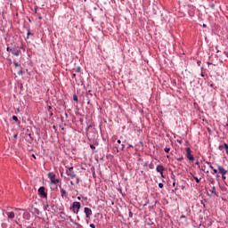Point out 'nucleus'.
<instances>
[{"label":"nucleus","mask_w":228,"mask_h":228,"mask_svg":"<svg viewBox=\"0 0 228 228\" xmlns=\"http://www.w3.org/2000/svg\"><path fill=\"white\" fill-rule=\"evenodd\" d=\"M66 175L70 179H76V184H79L81 179L76 175V171H74V167H66Z\"/></svg>","instance_id":"nucleus-1"},{"label":"nucleus","mask_w":228,"mask_h":228,"mask_svg":"<svg viewBox=\"0 0 228 228\" xmlns=\"http://www.w3.org/2000/svg\"><path fill=\"white\" fill-rule=\"evenodd\" d=\"M72 209L73 213H75V215H77V213H79V209H81V203L77 201L73 202Z\"/></svg>","instance_id":"nucleus-2"},{"label":"nucleus","mask_w":228,"mask_h":228,"mask_svg":"<svg viewBox=\"0 0 228 228\" xmlns=\"http://www.w3.org/2000/svg\"><path fill=\"white\" fill-rule=\"evenodd\" d=\"M48 177L51 180L52 184H58V183H60V179H55L56 175H54V173H49Z\"/></svg>","instance_id":"nucleus-3"},{"label":"nucleus","mask_w":228,"mask_h":228,"mask_svg":"<svg viewBox=\"0 0 228 228\" xmlns=\"http://www.w3.org/2000/svg\"><path fill=\"white\" fill-rule=\"evenodd\" d=\"M185 152H186V158H187L190 161H195V157H193V155H191V149L186 148V149H185Z\"/></svg>","instance_id":"nucleus-4"},{"label":"nucleus","mask_w":228,"mask_h":228,"mask_svg":"<svg viewBox=\"0 0 228 228\" xmlns=\"http://www.w3.org/2000/svg\"><path fill=\"white\" fill-rule=\"evenodd\" d=\"M38 193L44 199H47V193L45 192V187L42 186L38 189Z\"/></svg>","instance_id":"nucleus-5"},{"label":"nucleus","mask_w":228,"mask_h":228,"mask_svg":"<svg viewBox=\"0 0 228 228\" xmlns=\"http://www.w3.org/2000/svg\"><path fill=\"white\" fill-rule=\"evenodd\" d=\"M218 174H221V175H225L227 174V169L224 168V167L218 165L217 166Z\"/></svg>","instance_id":"nucleus-6"},{"label":"nucleus","mask_w":228,"mask_h":228,"mask_svg":"<svg viewBox=\"0 0 228 228\" xmlns=\"http://www.w3.org/2000/svg\"><path fill=\"white\" fill-rule=\"evenodd\" d=\"M5 215L7 216V218H8L9 220H13V218H15V212H13V211H8V210H6V211H5Z\"/></svg>","instance_id":"nucleus-7"},{"label":"nucleus","mask_w":228,"mask_h":228,"mask_svg":"<svg viewBox=\"0 0 228 228\" xmlns=\"http://www.w3.org/2000/svg\"><path fill=\"white\" fill-rule=\"evenodd\" d=\"M156 170L157 172H159V174H160L161 177H165L163 175V172H165V167L161 165L157 166Z\"/></svg>","instance_id":"nucleus-8"},{"label":"nucleus","mask_w":228,"mask_h":228,"mask_svg":"<svg viewBox=\"0 0 228 228\" xmlns=\"http://www.w3.org/2000/svg\"><path fill=\"white\" fill-rule=\"evenodd\" d=\"M10 52L12 53V54H13V56H20V50H19L17 48H11Z\"/></svg>","instance_id":"nucleus-9"},{"label":"nucleus","mask_w":228,"mask_h":228,"mask_svg":"<svg viewBox=\"0 0 228 228\" xmlns=\"http://www.w3.org/2000/svg\"><path fill=\"white\" fill-rule=\"evenodd\" d=\"M84 213H86V216L87 218H90L91 215H92V208H84Z\"/></svg>","instance_id":"nucleus-10"},{"label":"nucleus","mask_w":228,"mask_h":228,"mask_svg":"<svg viewBox=\"0 0 228 228\" xmlns=\"http://www.w3.org/2000/svg\"><path fill=\"white\" fill-rule=\"evenodd\" d=\"M61 195L62 199H64L65 197H67V191L64 189H61Z\"/></svg>","instance_id":"nucleus-11"},{"label":"nucleus","mask_w":228,"mask_h":228,"mask_svg":"<svg viewBox=\"0 0 228 228\" xmlns=\"http://www.w3.org/2000/svg\"><path fill=\"white\" fill-rule=\"evenodd\" d=\"M209 191L214 195H216V187L212 186L211 189H209Z\"/></svg>","instance_id":"nucleus-12"},{"label":"nucleus","mask_w":228,"mask_h":228,"mask_svg":"<svg viewBox=\"0 0 228 228\" xmlns=\"http://www.w3.org/2000/svg\"><path fill=\"white\" fill-rule=\"evenodd\" d=\"M192 175L193 179L196 181V183H200V179H199V177H197L193 175Z\"/></svg>","instance_id":"nucleus-13"},{"label":"nucleus","mask_w":228,"mask_h":228,"mask_svg":"<svg viewBox=\"0 0 228 228\" xmlns=\"http://www.w3.org/2000/svg\"><path fill=\"white\" fill-rule=\"evenodd\" d=\"M12 120L19 122V118H17V116H12Z\"/></svg>","instance_id":"nucleus-14"},{"label":"nucleus","mask_w":228,"mask_h":228,"mask_svg":"<svg viewBox=\"0 0 228 228\" xmlns=\"http://www.w3.org/2000/svg\"><path fill=\"white\" fill-rule=\"evenodd\" d=\"M73 100L76 101V102H77V95L74 94L73 95Z\"/></svg>","instance_id":"nucleus-15"},{"label":"nucleus","mask_w":228,"mask_h":228,"mask_svg":"<svg viewBox=\"0 0 228 228\" xmlns=\"http://www.w3.org/2000/svg\"><path fill=\"white\" fill-rule=\"evenodd\" d=\"M218 149H219V151H224V145H219Z\"/></svg>","instance_id":"nucleus-16"},{"label":"nucleus","mask_w":228,"mask_h":228,"mask_svg":"<svg viewBox=\"0 0 228 228\" xmlns=\"http://www.w3.org/2000/svg\"><path fill=\"white\" fill-rule=\"evenodd\" d=\"M164 151H165V152L168 153V152H170V148H165Z\"/></svg>","instance_id":"nucleus-17"},{"label":"nucleus","mask_w":228,"mask_h":228,"mask_svg":"<svg viewBox=\"0 0 228 228\" xmlns=\"http://www.w3.org/2000/svg\"><path fill=\"white\" fill-rule=\"evenodd\" d=\"M224 147L226 151H228V144L224 142Z\"/></svg>","instance_id":"nucleus-18"},{"label":"nucleus","mask_w":228,"mask_h":228,"mask_svg":"<svg viewBox=\"0 0 228 228\" xmlns=\"http://www.w3.org/2000/svg\"><path fill=\"white\" fill-rule=\"evenodd\" d=\"M222 179H223V181H225V179H227V177L225 176V175H222Z\"/></svg>","instance_id":"nucleus-19"},{"label":"nucleus","mask_w":228,"mask_h":228,"mask_svg":"<svg viewBox=\"0 0 228 228\" xmlns=\"http://www.w3.org/2000/svg\"><path fill=\"white\" fill-rule=\"evenodd\" d=\"M18 74H19V76H22V74H23L22 69H20V70L18 72Z\"/></svg>","instance_id":"nucleus-20"},{"label":"nucleus","mask_w":228,"mask_h":228,"mask_svg":"<svg viewBox=\"0 0 228 228\" xmlns=\"http://www.w3.org/2000/svg\"><path fill=\"white\" fill-rule=\"evenodd\" d=\"M164 184L162 183H159V188H163Z\"/></svg>","instance_id":"nucleus-21"},{"label":"nucleus","mask_w":228,"mask_h":228,"mask_svg":"<svg viewBox=\"0 0 228 228\" xmlns=\"http://www.w3.org/2000/svg\"><path fill=\"white\" fill-rule=\"evenodd\" d=\"M13 138H15V140H17V138H19V135H18L17 134H15L13 135Z\"/></svg>","instance_id":"nucleus-22"},{"label":"nucleus","mask_w":228,"mask_h":228,"mask_svg":"<svg viewBox=\"0 0 228 228\" xmlns=\"http://www.w3.org/2000/svg\"><path fill=\"white\" fill-rule=\"evenodd\" d=\"M178 161H183V157H180L178 159H176Z\"/></svg>","instance_id":"nucleus-23"},{"label":"nucleus","mask_w":228,"mask_h":228,"mask_svg":"<svg viewBox=\"0 0 228 228\" xmlns=\"http://www.w3.org/2000/svg\"><path fill=\"white\" fill-rule=\"evenodd\" d=\"M213 170V172H214V174H218V170H216V169H212Z\"/></svg>","instance_id":"nucleus-24"},{"label":"nucleus","mask_w":228,"mask_h":228,"mask_svg":"<svg viewBox=\"0 0 228 228\" xmlns=\"http://www.w3.org/2000/svg\"><path fill=\"white\" fill-rule=\"evenodd\" d=\"M173 188H175V190H177V187H175V182L173 183Z\"/></svg>","instance_id":"nucleus-25"},{"label":"nucleus","mask_w":228,"mask_h":228,"mask_svg":"<svg viewBox=\"0 0 228 228\" xmlns=\"http://www.w3.org/2000/svg\"><path fill=\"white\" fill-rule=\"evenodd\" d=\"M14 67H19V62H14Z\"/></svg>","instance_id":"nucleus-26"},{"label":"nucleus","mask_w":228,"mask_h":228,"mask_svg":"<svg viewBox=\"0 0 228 228\" xmlns=\"http://www.w3.org/2000/svg\"><path fill=\"white\" fill-rule=\"evenodd\" d=\"M90 227H91V228H95V224H90Z\"/></svg>","instance_id":"nucleus-27"},{"label":"nucleus","mask_w":228,"mask_h":228,"mask_svg":"<svg viewBox=\"0 0 228 228\" xmlns=\"http://www.w3.org/2000/svg\"><path fill=\"white\" fill-rule=\"evenodd\" d=\"M29 35H32V34H31V32H29V30H28L27 38H29Z\"/></svg>","instance_id":"nucleus-28"},{"label":"nucleus","mask_w":228,"mask_h":228,"mask_svg":"<svg viewBox=\"0 0 228 228\" xmlns=\"http://www.w3.org/2000/svg\"><path fill=\"white\" fill-rule=\"evenodd\" d=\"M90 147L94 150L95 149V146H94V144H90Z\"/></svg>","instance_id":"nucleus-29"},{"label":"nucleus","mask_w":228,"mask_h":228,"mask_svg":"<svg viewBox=\"0 0 228 228\" xmlns=\"http://www.w3.org/2000/svg\"><path fill=\"white\" fill-rule=\"evenodd\" d=\"M209 168H211V170H214L215 169V167H213V166H209Z\"/></svg>","instance_id":"nucleus-30"},{"label":"nucleus","mask_w":228,"mask_h":228,"mask_svg":"<svg viewBox=\"0 0 228 228\" xmlns=\"http://www.w3.org/2000/svg\"><path fill=\"white\" fill-rule=\"evenodd\" d=\"M70 184H71V186H74V182L71 181V182H70Z\"/></svg>","instance_id":"nucleus-31"},{"label":"nucleus","mask_w":228,"mask_h":228,"mask_svg":"<svg viewBox=\"0 0 228 228\" xmlns=\"http://www.w3.org/2000/svg\"><path fill=\"white\" fill-rule=\"evenodd\" d=\"M9 65H12V60H9Z\"/></svg>","instance_id":"nucleus-32"},{"label":"nucleus","mask_w":228,"mask_h":228,"mask_svg":"<svg viewBox=\"0 0 228 228\" xmlns=\"http://www.w3.org/2000/svg\"><path fill=\"white\" fill-rule=\"evenodd\" d=\"M118 143H122V141H120V140H118Z\"/></svg>","instance_id":"nucleus-33"},{"label":"nucleus","mask_w":228,"mask_h":228,"mask_svg":"<svg viewBox=\"0 0 228 228\" xmlns=\"http://www.w3.org/2000/svg\"><path fill=\"white\" fill-rule=\"evenodd\" d=\"M124 147H125V146H124V144H122V145H121V149L123 150V149H124Z\"/></svg>","instance_id":"nucleus-34"},{"label":"nucleus","mask_w":228,"mask_h":228,"mask_svg":"<svg viewBox=\"0 0 228 228\" xmlns=\"http://www.w3.org/2000/svg\"><path fill=\"white\" fill-rule=\"evenodd\" d=\"M178 143H183V141H178Z\"/></svg>","instance_id":"nucleus-35"},{"label":"nucleus","mask_w":228,"mask_h":228,"mask_svg":"<svg viewBox=\"0 0 228 228\" xmlns=\"http://www.w3.org/2000/svg\"><path fill=\"white\" fill-rule=\"evenodd\" d=\"M77 200H81V197H77Z\"/></svg>","instance_id":"nucleus-36"},{"label":"nucleus","mask_w":228,"mask_h":228,"mask_svg":"<svg viewBox=\"0 0 228 228\" xmlns=\"http://www.w3.org/2000/svg\"><path fill=\"white\" fill-rule=\"evenodd\" d=\"M130 216H133V212H130Z\"/></svg>","instance_id":"nucleus-37"},{"label":"nucleus","mask_w":228,"mask_h":228,"mask_svg":"<svg viewBox=\"0 0 228 228\" xmlns=\"http://www.w3.org/2000/svg\"><path fill=\"white\" fill-rule=\"evenodd\" d=\"M7 51H10V47H7Z\"/></svg>","instance_id":"nucleus-38"},{"label":"nucleus","mask_w":228,"mask_h":228,"mask_svg":"<svg viewBox=\"0 0 228 228\" xmlns=\"http://www.w3.org/2000/svg\"><path fill=\"white\" fill-rule=\"evenodd\" d=\"M81 70V68H78V72Z\"/></svg>","instance_id":"nucleus-39"},{"label":"nucleus","mask_w":228,"mask_h":228,"mask_svg":"<svg viewBox=\"0 0 228 228\" xmlns=\"http://www.w3.org/2000/svg\"><path fill=\"white\" fill-rule=\"evenodd\" d=\"M226 154H228V150H226Z\"/></svg>","instance_id":"nucleus-40"},{"label":"nucleus","mask_w":228,"mask_h":228,"mask_svg":"<svg viewBox=\"0 0 228 228\" xmlns=\"http://www.w3.org/2000/svg\"><path fill=\"white\" fill-rule=\"evenodd\" d=\"M203 28H206V25H203Z\"/></svg>","instance_id":"nucleus-41"}]
</instances>
